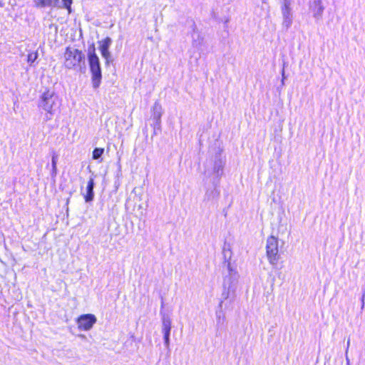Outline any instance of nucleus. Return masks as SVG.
<instances>
[{
  "mask_svg": "<svg viewBox=\"0 0 365 365\" xmlns=\"http://www.w3.org/2000/svg\"><path fill=\"white\" fill-rule=\"evenodd\" d=\"M112 40L110 37L107 36L99 42V50L102 56L106 60V64H109L110 58V53L109 51L110 46L111 45Z\"/></svg>",
  "mask_w": 365,
  "mask_h": 365,
  "instance_id": "obj_6",
  "label": "nucleus"
},
{
  "mask_svg": "<svg viewBox=\"0 0 365 365\" xmlns=\"http://www.w3.org/2000/svg\"><path fill=\"white\" fill-rule=\"evenodd\" d=\"M60 106L58 97L50 90H46L41 96V106L49 114H53Z\"/></svg>",
  "mask_w": 365,
  "mask_h": 365,
  "instance_id": "obj_3",
  "label": "nucleus"
},
{
  "mask_svg": "<svg viewBox=\"0 0 365 365\" xmlns=\"http://www.w3.org/2000/svg\"><path fill=\"white\" fill-rule=\"evenodd\" d=\"M282 13L285 17H288L290 14V8L288 3H285L282 6Z\"/></svg>",
  "mask_w": 365,
  "mask_h": 365,
  "instance_id": "obj_13",
  "label": "nucleus"
},
{
  "mask_svg": "<svg viewBox=\"0 0 365 365\" xmlns=\"http://www.w3.org/2000/svg\"><path fill=\"white\" fill-rule=\"evenodd\" d=\"M266 255L268 261L272 264H277L279 260L278 239L274 236H269L267 240Z\"/></svg>",
  "mask_w": 365,
  "mask_h": 365,
  "instance_id": "obj_4",
  "label": "nucleus"
},
{
  "mask_svg": "<svg viewBox=\"0 0 365 365\" xmlns=\"http://www.w3.org/2000/svg\"><path fill=\"white\" fill-rule=\"evenodd\" d=\"M160 114H158V118L159 119V118H160Z\"/></svg>",
  "mask_w": 365,
  "mask_h": 365,
  "instance_id": "obj_15",
  "label": "nucleus"
},
{
  "mask_svg": "<svg viewBox=\"0 0 365 365\" xmlns=\"http://www.w3.org/2000/svg\"><path fill=\"white\" fill-rule=\"evenodd\" d=\"M88 61L90 71L91 73V82L93 86V88H97L101 83L102 73L100 59L96 53L94 43L91 45V48H90L88 53Z\"/></svg>",
  "mask_w": 365,
  "mask_h": 365,
  "instance_id": "obj_1",
  "label": "nucleus"
},
{
  "mask_svg": "<svg viewBox=\"0 0 365 365\" xmlns=\"http://www.w3.org/2000/svg\"><path fill=\"white\" fill-rule=\"evenodd\" d=\"M171 329L170 322H167L163 323V334H164V340L166 344L169 342V335Z\"/></svg>",
  "mask_w": 365,
  "mask_h": 365,
  "instance_id": "obj_9",
  "label": "nucleus"
},
{
  "mask_svg": "<svg viewBox=\"0 0 365 365\" xmlns=\"http://www.w3.org/2000/svg\"><path fill=\"white\" fill-rule=\"evenodd\" d=\"M59 1L60 0H34V2L36 8L60 7Z\"/></svg>",
  "mask_w": 365,
  "mask_h": 365,
  "instance_id": "obj_7",
  "label": "nucleus"
},
{
  "mask_svg": "<svg viewBox=\"0 0 365 365\" xmlns=\"http://www.w3.org/2000/svg\"><path fill=\"white\" fill-rule=\"evenodd\" d=\"M73 0H62V6L67 9L68 14L71 12Z\"/></svg>",
  "mask_w": 365,
  "mask_h": 365,
  "instance_id": "obj_12",
  "label": "nucleus"
},
{
  "mask_svg": "<svg viewBox=\"0 0 365 365\" xmlns=\"http://www.w3.org/2000/svg\"><path fill=\"white\" fill-rule=\"evenodd\" d=\"M93 187H94V180L93 178H90L88 181L86 186V194L84 195V199L86 202H91L93 199Z\"/></svg>",
  "mask_w": 365,
  "mask_h": 365,
  "instance_id": "obj_8",
  "label": "nucleus"
},
{
  "mask_svg": "<svg viewBox=\"0 0 365 365\" xmlns=\"http://www.w3.org/2000/svg\"><path fill=\"white\" fill-rule=\"evenodd\" d=\"M63 66L67 69H74L80 67L83 63L85 56L82 51L67 46L64 51Z\"/></svg>",
  "mask_w": 365,
  "mask_h": 365,
  "instance_id": "obj_2",
  "label": "nucleus"
},
{
  "mask_svg": "<svg viewBox=\"0 0 365 365\" xmlns=\"http://www.w3.org/2000/svg\"><path fill=\"white\" fill-rule=\"evenodd\" d=\"M78 329L81 331H88L96 323L97 319L93 314H83L76 320Z\"/></svg>",
  "mask_w": 365,
  "mask_h": 365,
  "instance_id": "obj_5",
  "label": "nucleus"
},
{
  "mask_svg": "<svg viewBox=\"0 0 365 365\" xmlns=\"http://www.w3.org/2000/svg\"><path fill=\"white\" fill-rule=\"evenodd\" d=\"M57 155H53L52 156V168L54 172L56 171Z\"/></svg>",
  "mask_w": 365,
  "mask_h": 365,
  "instance_id": "obj_14",
  "label": "nucleus"
},
{
  "mask_svg": "<svg viewBox=\"0 0 365 365\" xmlns=\"http://www.w3.org/2000/svg\"><path fill=\"white\" fill-rule=\"evenodd\" d=\"M38 58V53L37 51H31L29 52L27 55V61L29 63H34Z\"/></svg>",
  "mask_w": 365,
  "mask_h": 365,
  "instance_id": "obj_11",
  "label": "nucleus"
},
{
  "mask_svg": "<svg viewBox=\"0 0 365 365\" xmlns=\"http://www.w3.org/2000/svg\"><path fill=\"white\" fill-rule=\"evenodd\" d=\"M104 152V148H96L92 153V158L94 160H97L101 157Z\"/></svg>",
  "mask_w": 365,
  "mask_h": 365,
  "instance_id": "obj_10",
  "label": "nucleus"
}]
</instances>
